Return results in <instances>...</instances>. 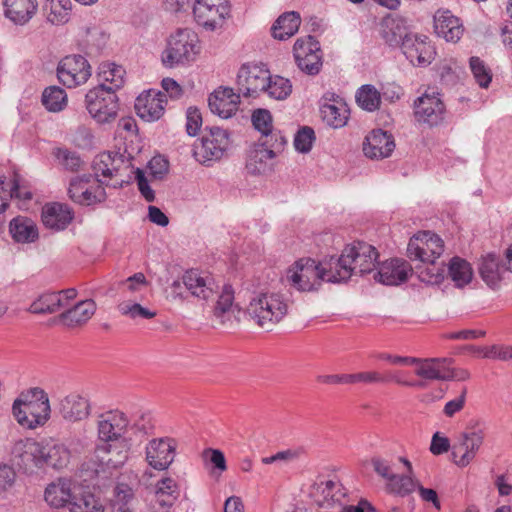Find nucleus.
Masks as SVG:
<instances>
[{
  "mask_svg": "<svg viewBox=\"0 0 512 512\" xmlns=\"http://www.w3.org/2000/svg\"><path fill=\"white\" fill-rule=\"evenodd\" d=\"M272 115L269 110L258 108V160L272 159L283 149L286 140L280 134L273 133Z\"/></svg>",
  "mask_w": 512,
  "mask_h": 512,
  "instance_id": "nucleus-9",
  "label": "nucleus"
},
{
  "mask_svg": "<svg viewBox=\"0 0 512 512\" xmlns=\"http://www.w3.org/2000/svg\"><path fill=\"white\" fill-rule=\"evenodd\" d=\"M310 496L318 507L330 509L345 504L347 490L340 481L327 480L314 483Z\"/></svg>",
  "mask_w": 512,
  "mask_h": 512,
  "instance_id": "nucleus-20",
  "label": "nucleus"
},
{
  "mask_svg": "<svg viewBox=\"0 0 512 512\" xmlns=\"http://www.w3.org/2000/svg\"><path fill=\"white\" fill-rule=\"evenodd\" d=\"M85 193L77 200V204L80 205H93L96 203H101L106 199L105 189L100 184H96L94 186H88L84 190Z\"/></svg>",
  "mask_w": 512,
  "mask_h": 512,
  "instance_id": "nucleus-57",
  "label": "nucleus"
},
{
  "mask_svg": "<svg viewBox=\"0 0 512 512\" xmlns=\"http://www.w3.org/2000/svg\"><path fill=\"white\" fill-rule=\"evenodd\" d=\"M56 158L60 161L63 167L72 172L78 171L81 167L82 160L79 155L75 152H71L67 149H57L55 152Z\"/></svg>",
  "mask_w": 512,
  "mask_h": 512,
  "instance_id": "nucleus-58",
  "label": "nucleus"
},
{
  "mask_svg": "<svg viewBox=\"0 0 512 512\" xmlns=\"http://www.w3.org/2000/svg\"><path fill=\"white\" fill-rule=\"evenodd\" d=\"M301 25L300 14L296 11H288L281 14L271 27L274 39L285 41L294 36Z\"/></svg>",
  "mask_w": 512,
  "mask_h": 512,
  "instance_id": "nucleus-36",
  "label": "nucleus"
},
{
  "mask_svg": "<svg viewBox=\"0 0 512 512\" xmlns=\"http://www.w3.org/2000/svg\"><path fill=\"white\" fill-rule=\"evenodd\" d=\"M41 442L26 438L17 441L11 451L13 463L24 472L39 468Z\"/></svg>",
  "mask_w": 512,
  "mask_h": 512,
  "instance_id": "nucleus-23",
  "label": "nucleus"
},
{
  "mask_svg": "<svg viewBox=\"0 0 512 512\" xmlns=\"http://www.w3.org/2000/svg\"><path fill=\"white\" fill-rule=\"evenodd\" d=\"M331 257L322 262L304 257L297 260L286 272L289 285L298 291L317 290L322 281L338 283Z\"/></svg>",
  "mask_w": 512,
  "mask_h": 512,
  "instance_id": "nucleus-1",
  "label": "nucleus"
},
{
  "mask_svg": "<svg viewBox=\"0 0 512 512\" xmlns=\"http://www.w3.org/2000/svg\"><path fill=\"white\" fill-rule=\"evenodd\" d=\"M135 174H136L135 178L137 181L138 189H139L141 195L145 198L146 201L153 202L155 200V193L151 189V187L148 183V180H147L146 176L144 175V172L141 169L137 168L135 170Z\"/></svg>",
  "mask_w": 512,
  "mask_h": 512,
  "instance_id": "nucleus-64",
  "label": "nucleus"
},
{
  "mask_svg": "<svg viewBox=\"0 0 512 512\" xmlns=\"http://www.w3.org/2000/svg\"><path fill=\"white\" fill-rule=\"evenodd\" d=\"M118 310L122 315L128 316L131 319H137V318L151 319L156 316L155 311H151V310L143 307L139 303H134L131 301L121 302L118 305Z\"/></svg>",
  "mask_w": 512,
  "mask_h": 512,
  "instance_id": "nucleus-54",
  "label": "nucleus"
},
{
  "mask_svg": "<svg viewBox=\"0 0 512 512\" xmlns=\"http://www.w3.org/2000/svg\"><path fill=\"white\" fill-rule=\"evenodd\" d=\"M96 304L92 299L78 302L58 316V321L68 328L84 325L94 315Z\"/></svg>",
  "mask_w": 512,
  "mask_h": 512,
  "instance_id": "nucleus-32",
  "label": "nucleus"
},
{
  "mask_svg": "<svg viewBox=\"0 0 512 512\" xmlns=\"http://www.w3.org/2000/svg\"><path fill=\"white\" fill-rule=\"evenodd\" d=\"M4 14L16 25L26 24L36 13L37 0H3Z\"/></svg>",
  "mask_w": 512,
  "mask_h": 512,
  "instance_id": "nucleus-35",
  "label": "nucleus"
},
{
  "mask_svg": "<svg viewBox=\"0 0 512 512\" xmlns=\"http://www.w3.org/2000/svg\"><path fill=\"white\" fill-rule=\"evenodd\" d=\"M411 271V266L405 260L395 258L378 263L373 278L383 285L395 286L405 282Z\"/></svg>",
  "mask_w": 512,
  "mask_h": 512,
  "instance_id": "nucleus-25",
  "label": "nucleus"
},
{
  "mask_svg": "<svg viewBox=\"0 0 512 512\" xmlns=\"http://www.w3.org/2000/svg\"><path fill=\"white\" fill-rule=\"evenodd\" d=\"M314 140V130L309 126H304L295 134L294 147L298 152L308 153L312 149Z\"/></svg>",
  "mask_w": 512,
  "mask_h": 512,
  "instance_id": "nucleus-55",
  "label": "nucleus"
},
{
  "mask_svg": "<svg viewBox=\"0 0 512 512\" xmlns=\"http://www.w3.org/2000/svg\"><path fill=\"white\" fill-rule=\"evenodd\" d=\"M91 179L92 175L84 174L82 176H77L70 181L68 194L73 202L76 203L82 194L85 193L84 190L89 186Z\"/></svg>",
  "mask_w": 512,
  "mask_h": 512,
  "instance_id": "nucleus-59",
  "label": "nucleus"
},
{
  "mask_svg": "<svg viewBox=\"0 0 512 512\" xmlns=\"http://www.w3.org/2000/svg\"><path fill=\"white\" fill-rule=\"evenodd\" d=\"M17 422L26 428L43 426L50 417V402L47 393L39 388H30L15 399L12 406Z\"/></svg>",
  "mask_w": 512,
  "mask_h": 512,
  "instance_id": "nucleus-3",
  "label": "nucleus"
},
{
  "mask_svg": "<svg viewBox=\"0 0 512 512\" xmlns=\"http://www.w3.org/2000/svg\"><path fill=\"white\" fill-rule=\"evenodd\" d=\"M378 257L375 247L366 242L357 241L347 245L340 257L331 256L338 283L347 281L354 273L364 275L373 272Z\"/></svg>",
  "mask_w": 512,
  "mask_h": 512,
  "instance_id": "nucleus-2",
  "label": "nucleus"
},
{
  "mask_svg": "<svg viewBox=\"0 0 512 512\" xmlns=\"http://www.w3.org/2000/svg\"><path fill=\"white\" fill-rule=\"evenodd\" d=\"M9 232L15 242L31 243L38 239V229L28 217L18 216L11 220Z\"/></svg>",
  "mask_w": 512,
  "mask_h": 512,
  "instance_id": "nucleus-38",
  "label": "nucleus"
},
{
  "mask_svg": "<svg viewBox=\"0 0 512 512\" xmlns=\"http://www.w3.org/2000/svg\"><path fill=\"white\" fill-rule=\"evenodd\" d=\"M230 13V6L225 0H195L193 15L196 22L209 30L222 26Z\"/></svg>",
  "mask_w": 512,
  "mask_h": 512,
  "instance_id": "nucleus-16",
  "label": "nucleus"
},
{
  "mask_svg": "<svg viewBox=\"0 0 512 512\" xmlns=\"http://www.w3.org/2000/svg\"><path fill=\"white\" fill-rule=\"evenodd\" d=\"M258 73L263 75L261 92L278 101L285 100L291 95L292 84L288 78L272 75L264 63H258Z\"/></svg>",
  "mask_w": 512,
  "mask_h": 512,
  "instance_id": "nucleus-28",
  "label": "nucleus"
},
{
  "mask_svg": "<svg viewBox=\"0 0 512 512\" xmlns=\"http://www.w3.org/2000/svg\"><path fill=\"white\" fill-rule=\"evenodd\" d=\"M239 94L230 87H219L208 98V105L213 114L228 119L238 110Z\"/></svg>",
  "mask_w": 512,
  "mask_h": 512,
  "instance_id": "nucleus-27",
  "label": "nucleus"
},
{
  "mask_svg": "<svg viewBox=\"0 0 512 512\" xmlns=\"http://www.w3.org/2000/svg\"><path fill=\"white\" fill-rule=\"evenodd\" d=\"M206 132L193 145V156L200 164L210 166L219 161L229 146V134L219 127L205 128Z\"/></svg>",
  "mask_w": 512,
  "mask_h": 512,
  "instance_id": "nucleus-5",
  "label": "nucleus"
},
{
  "mask_svg": "<svg viewBox=\"0 0 512 512\" xmlns=\"http://www.w3.org/2000/svg\"><path fill=\"white\" fill-rule=\"evenodd\" d=\"M44 9L47 20L54 25H62L69 21L72 9L71 0H47Z\"/></svg>",
  "mask_w": 512,
  "mask_h": 512,
  "instance_id": "nucleus-42",
  "label": "nucleus"
},
{
  "mask_svg": "<svg viewBox=\"0 0 512 512\" xmlns=\"http://www.w3.org/2000/svg\"><path fill=\"white\" fill-rule=\"evenodd\" d=\"M508 270L502 259L495 253H487L478 261V273L481 279L492 289L498 288Z\"/></svg>",
  "mask_w": 512,
  "mask_h": 512,
  "instance_id": "nucleus-29",
  "label": "nucleus"
},
{
  "mask_svg": "<svg viewBox=\"0 0 512 512\" xmlns=\"http://www.w3.org/2000/svg\"><path fill=\"white\" fill-rule=\"evenodd\" d=\"M356 102L368 112H373L380 107L381 96L378 90L370 84L361 86L356 92Z\"/></svg>",
  "mask_w": 512,
  "mask_h": 512,
  "instance_id": "nucleus-46",
  "label": "nucleus"
},
{
  "mask_svg": "<svg viewBox=\"0 0 512 512\" xmlns=\"http://www.w3.org/2000/svg\"><path fill=\"white\" fill-rule=\"evenodd\" d=\"M395 149L392 134L382 129L372 130L363 142L364 155L370 159H384L389 157Z\"/></svg>",
  "mask_w": 512,
  "mask_h": 512,
  "instance_id": "nucleus-26",
  "label": "nucleus"
},
{
  "mask_svg": "<svg viewBox=\"0 0 512 512\" xmlns=\"http://www.w3.org/2000/svg\"><path fill=\"white\" fill-rule=\"evenodd\" d=\"M91 76V66L82 55H68L58 64L57 77L68 88H74L86 81Z\"/></svg>",
  "mask_w": 512,
  "mask_h": 512,
  "instance_id": "nucleus-13",
  "label": "nucleus"
},
{
  "mask_svg": "<svg viewBox=\"0 0 512 512\" xmlns=\"http://www.w3.org/2000/svg\"><path fill=\"white\" fill-rule=\"evenodd\" d=\"M181 283H183L185 288L193 297L203 301H208L213 298L219 288L218 284L210 274L197 269H190L186 271L183 274L181 281H174L172 287L174 289H178L181 287Z\"/></svg>",
  "mask_w": 512,
  "mask_h": 512,
  "instance_id": "nucleus-15",
  "label": "nucleus"
},
{
  "mask_svg": "<svg viewBox=\"0 0 512 512\" xmlns=\"http://www.w3.org/2000/svg\"><path fill=\"white\" fill-rule=\"evenodd\" d=\"M371 464L373 466L374 471L382 478L386 479L388 482L395 475L392 471L390 461L381 458L379 456H374L371 459Z\"/></svg>",
  "mask_w": 512,
  "mask_h": 512,
  "instance_id": "nucleus-63",
  "label": "nucleus"
},
{
  "mask_svg": "<svg viewBox=\"0 0 512 512\" xmlns=\"http://www.w3.org/2000/svg\"><path fill=\"white\" fill-rule=\"evenodd\" d=\"M234 301V290L231 285L226 284L223 286L222 291L217 299L214 315L221 317L228 312Z\"/></svg>",
  "mask_w": 512,
  "mask_h": 512,
  "instance_id": "nucleus-56",
  "label": "nucleus"
},
{
  "mask_svg": "<svg viewBox=\"0 0 512 512\" xmlns=\"http://www.w3.org/2000/svg\"><path fill=\"white\" fill-rule=\"evenodd\" d=\"M69 510L70 512H104V506L93 494L85 493L73 496Z\"/></svg>",
  "mask_w": 512,
  "mask_h": 512,
  "instance_id": "nucleus-48",
  "label": "nucleus"
},
{
  "mask_svg": "<svg viewBox=\"0 0 512 512\" xmlns=\"http://www.w3.org/2000/svg\"><path fill=\"white\" fill-rule=\"evenodd\" d=\"M124 73L125 70L121 66H117L115 64H102L100 66L99 78L103 83H109L106 85V90L113 91L115 93L116 90L121 88L124 84Z\"/></svg>",
  "mask_w": 512,
  "mask_h": 512,
  "instance_id": "nucleus-45",
  "label": "nucleus"
},
{
  "mask_svg": "<svg viewBox=\"0 0 512 512\" xmlns=\"http://www.w3.org/2000/svg\"><path fill=\"white\" fill-rule=\"evenodd\" d=\"M134 500L133 490L127 484H118L114 488L112 512H133Z\"/></svg>",
  "mask_w": 512,
  "mask_h": 512,
  "instance_id": "nucleus-47",
  "label": "nucleus"
},
{
  "mask_svg": "<svg viewBox=\"0 0 512 512\" xmlns=\"http://www.w3.org/2000/svg\"><path fill=\"white\" fill-rule=\"evenodd\" d=\"M426 264V267L419 268V279L422 282L431 285L440 284L445 278V264L443 262L438 263L436 260L433 262H422Z\"/></svg>",
  "mask_w": 512,
  "mask_h": 512,
  "instance_id": "nucleus-50",
  "label": "nucleus"
},
{
  "mask_svg": "<svg viewBox=\"0 0 512 512\" xmlns=\"http://www.w3.org/2000/svg\"><path fill=\"white\" fill-rule=\"evenodd\" d=\"M41 218L46 228L61 231L72 222L74 212L68 205L55 202L43 207Z\"/></svg>",
  "mask_w": 512,
  "mask_h": 512,
  "instance_id": "nucleus-30",
  "label": "nucleus"
},
{
  "mask_svg": "<svg viewBox=\"0 0 512 512\" xmlns=\"http://www.w3.org/2000/svg\"><path fill=\"white\" fill-rule=\"evenodd\" d=\"M469 66L476 83L481 88H488L492 81V71L485 62L477 56H472L469 59Z\"/></svg>",
  "mask_w": 512,
  "mask_h": 512,
  "instance_id": "nucleus-52",
  "label": "nucleus"
},
{
  "mask_svg": "<svg viewBox=\"0 0 512 512\" xmlns=\"http://www.w3.org/2000/svg\"><path fill=\"white\" fill-rule=\"evenodd\" d=\"M434 29L439 37L446 41L456 43L463 35V26L460 19L450 11H438L434 16Z\"/></svg>",
  "mask_w": 512,
  "mask_h": 512,
  "instance_id": "nucleus-31",
  "label": "nucleus"
},
{
  "mask_svg": "<svg viewBox=\"0 0 512 512\" xmlns=\"http://www.w3.org/2000/svg\"><path fill=\"white\" fill-rule=\"evenodd\" d=\"M400 48L413 65H428L434 59L435 50L425 35L411 33Z\"/></svg>",
  "mask_w": 512,
  "mask_h": 512,
  "instance_id": "nucleus-22",
  "label": "nucleus"
},
{
  "mask_svg": "<svg viewBox=\"0 0 512 512\" xmlns=\"http://www.w3.org/2000/svg\"><path fill=\"white\" fill-rule=\"evenodd\" d=\"M41 101L48 111L60 112L67 105V94L59 86H49L44 89Z\"/></svg>",
  "mask_w": 512,
  "mask_h": 512,
  "instance_id": "nucleus-44",
  "label": "nucleus"
},
{
  "mask_svg": "<svg viewBox=\"0 0 512 512\" xmlns=\"http://www.w3.org/2000/svg\"><path fill=\"white\" fill-rule=\"evenodd\" d=\"M293 57L297 67L310 76L318 75L323 66L320 42L313 36L298 38L293 45Z\"/></svg>",
  "mask_w": 512,
  "mask_h": 512,
  "instance_id": "nucleus-7",
  "label": "nucleus"
},
{
  "mask_svg": "<svg viewBox=\"0 0 512 512\" xmlns=\"http://www.w3.org/2000/svg\"><path fill=\"white\" fill-rule=\"evenodd\" d=\"M197 35L190 29H178L170 36L166 49L162 53L165 67L174 68L193 61L197 54Z\"/></svg>",
  "mask_w": 512,
  "mask_h": 512,
  "instance_id": "nucleus-4",
  "label": "nucleus"
},
{
  "mask_svg": "<svg viewBox=\"0 0 512 512\" xmlns=\"http://www.w3.org/2000/svg\"><path fill=\"white\" fill-rule=\"evenodd\" d=\"M448 274L457 287H463L471 282L473 271L469 262L456 256L449 262Z\"/></svg>",
  "mask_w": 512,
  "mask_h": 512,
  "instance_id": "nucleus-43",
  "label": "nucleus"
},
{
  "mask_svg": "<svg viewBox=\"0 0 512 512\" xmlns=\"http://www.w3.org/2000/svg\"><path fill=\"white\" fill-rule=\"evenodd\" d=\"M129 420L125 413L111 410L101 413L97 420L98 442L128 438L126 436Z\"/></svg>",
  "mask_w": 512,
  "mask_h": 512,
  "instance_id": "nucleus-19",
  "label": "nucleus"
},
{
  "mask_svg": "<svg viewBox=\"0 0 512 512\" xmlns=\"http://www.w3.org/2000/svg\"><path fill=\"white\" fill-rule=\"evenodd\" d=\"M452 361L451 358L419 359L415 374L426 380L444 381L446 364H451Z\"/></svg>",
  "mask_w": 512,
  "mask_h": 512,
  "instance_id": "nucleus-39",
  "label": "nucleus"
},
{
  "mask_svg": "<svg viewBox=\"0 0 512 512\" xmlns=\"http://www.w3.org/2000/svg\"><path fill=\"white\" fill-rule=\"evenodd\" d=\"M4 189H6L4 187ZM7 191L4 190V192L0 191V196L6 197L8 199V196L10 198H17L22 200H31L32 199V193L27 190L26 188H22L20 186L19 177L17 174L14 175L12 180V186L10 188L9 194L6 193Z\"/></svg>",
  "mask_w": 512,
  "mask_h": 512,
  "instance_id": "nucleus-62",
  "label": "nucleus"
},
{
  "mask_svg": "<svg viewBox=\"0 0 512 512\" xmlns=\"http://www.w3.org/2000/svg\"><path fill=\"white\" fill-rule=\"evenodd\" d=\"M131 447V438L98 442L94 449L95 461L103 471L120 468L128 460Z\"/></svg>",
  "mask_w": 512,
  "mask_h": 512,
  "instance_id": "nucleus-8",
  "label": "nucleus"
},
{
  "mask_svg": "<svg viewBox=\"0 0 512 512\" xmlns=\"http://www.w3.org/2000/svg\"><path fill=\"white\" fill-rule=\"evenodd\" d=\"M410 34L402 17L387 16L381 22V37L391 47H401Z\"/></svg>",
  "mask_w": 512,
  "mask_h": 512,
  "instance_id": "nucleus-33",
  "label": "nucleus"
},
{
  "mask_svg": "<svg viewBox=\"0 0 512 512\" xmlns=\"http://www.w3.org/2000/svg\"><path fill=\"white\" fill-rule=\"evenodd\" d=\"M186 131L188 135L195 136L201 125H202V116L196 107H189L186 113Z\"/></svg>",
  "mask_w": 512,
  "mask_h": 512,
  "instance_id": "nucleus-61",
  "label": "nucleus"
},
{
  "mask_svg": "<svg viewBox=\"0 0 512 512\" xmlns=\"http://www.w3.org/2000/svg\"><path fill=\"white\" fill-rule=\"evenodd\" d=\"M148 169L153 178L162 179L168 173L169 162L161 155L154 156L148 162Z\"/></svg>",
  "mask_w": 512,
  "mask_h": 512,
  "instance_id": "nucleus-60",
  "label": "nucleus"
},
{
  "mask_svg": "<svg viewBox=\"0 0 512 512\" xmlns=\"http://www.w3.org/2000/svg\"><path fill=\"white\" fill-rule=\"evenodd\" d=\"M94 175L102 176L105 180H97L104 184L107 180L122 176L132 168V157L120 152H102L98 154L92 163Z\"/></svg>",
  "mask_w": 512,
  "mask_h": 512,
  "instance_id": "nucleus-11",
  "label": "nucleus"
},
{
  "mask_svg": "<svg viewBox=\"0 0 512 512\" xmlns=\"http://www.w3.org/2000/svg\"><path fill=\"white\" fill-rule=\"evenodd\" d=\"M176 449L177 442L173 438H153L145 447V460L155 470H167L174 461Z\"/></svg>",
  "mask_w": 512,
  "mask_h": 512,
  "instance_id": "nucleus-17",
  "label": "nucleus"
},
{
  "mask_svg": "<svg viewBox=\"0 0 512 512\" xmlns=\"http://www.w3.org/2000/svg\"><path fill=\"white\" fill-rule=\"evenodd\" d=\"M204 465L210 469L211 475L220 476L227 470L224 453L219 449L206 448L202 452Z\"/></svg>",
  "mask_w": 512,
  "mask_h": 512,
  "instance_id": "nucleus-49",
  "label": "nucleus"
},
{
  "mask_svg": "<svg viewBox=\"0 0 512 512\" xmlns=\"http://www.w3.org/2000/svg\"><path fill=\"white\" fill-rule=\"evenodd\" d=\"M44 498L48 505L54 508H61L66 504L70 506L73 498L71 494V481L59 478L57 481L50 483L45 489Z\"/></svg>",
  "mask_w": 512,
  "mask_h": 512,
  "instance_id": "nucleus-37",
  "label": "nucleus"
},
{
  "mask_svg": "<svg viewBox=\"0 0 512 512\" xmlns=\"http://www.w3.org/2000/svg\"><path fill=\"white\" fill-rule=\"evenodd\" d=\"M40 449L39 468L48 466L62 469L69 463L70 451L63 444L53 441L41 442Z\"/></svg>",
  "mask_w": 512,
  "mask_h": 512,
  "instance_id": "nucleus-34",
  "label": "nucleus"
},
{
  "mask_svg": "<svg viewBox=\"0 0 512 512\" xmlns=\"http://www.w3.org/2000/svg\"><path fill=\"white\" fill-rule=\"evenodd\" d=\"M256 66L254 65L253 68ZM256 83V75H253L252 67L249 64H243L237 74L236 85L237 91L240 95L248 97L254 92V85Z\"/></svg>",
  "mask_w": 512,
  "mask_h": 512,
  "instance_id": "nucleus-51",
  "label": "nucleus"
},
{
  "mask_svg": "<svg viewBox=\"0 0 512 512\" xmlns=\"http://www.w3.org/2000/svg\"><path fill=\"white\" fill-rule=\"evenodd\" d=\"M58 411L61 417L70 423L87 419L91 414V403L87 393L73 391L60 399Z\"/></svg>",
  "mask_w": 512,
  "mask_h": 512,
  "instance_id": "nucleus-21",
  "label": "nucleus"
},
{
  "mask_svg": "<svg viewBox=\"0 0 512 512\" xmlns=\"http://www.w3.org/2000/svg\"><path fill=\"white\" fill-rule=\"evenodd\" d=\"M65 307H67V302L63 301L61 294L49 292L40 295L34 300L28 311L33 314H53Z\"/></svg>",
  "mask_w": 512,
  "mask_h": 512,
  "instance_id": "nucleus-40",
  "label": "nucleus"
},
{
  "mask_svg": "<svg viewBox=\"0 0 512 512\" xmlns=\"http://www.w3.org/2000/svg\"><path fill=\"white\" fill-rule=\"evenodd\" d=\"M86 108L98 123H109L116 119L119 105L118 97L113 91L106 90L101 83L90 89L85 96Z\"/></svg>",
  "mask_w": 512,
  "mask_h": 512,
  "instance_id": "nucleus-6",
  "label": "nucleus"
},
{
  "mask_svg": "<svg viewBox=\"0 0 512 512\" xmlns=\"http://www.w3.org/2000/svg\"><path fill=\"white\" fill-rule=\"evenodd\" d=\"M485 438L483 428L478 425L467 428L458 437V443L453 446L452 456L459 467L468 466L476 457Z\"/></svg>",
  "mask_w": 512,
  "mask_h": 512,
  "instance_id": "nucleus-12",
  "label": "nucleus"
},
{
  "mask_svg": "<svg viewBox=\"0 0 512 512\" xmlns=\"http://www.w3.org/2000/svg\"><path fill=\"white\" fill-rule=\"evenodd\" d=\"M166 103L165 93L148 90L136 98L134 106L140 118L146 121H156L164 114Z\"/></svg>",
  "mask_w": 512,
  "mask_h": 512,
  "instance_id": "nucleus-24",
  "label": "nucleus"
},
{
  "mask_svg": "<svg viewBox=\"0 0 512 512\" xmlns=\"http://www.w3.org/2000/svg\"><path fill=\"white\" fill-rule=\"evenodd\" d=\"M287 304L279 294H262L258 297V326L266 332L287 314Z\"/></svg>",
  "mask_w": 512,
  "mask_h": 512,
  "instance_id": "nucleus-18",
  "label": "nucleus"
},
{
  "mask_svg": "<svg viewBox=\"0 0 512 512\" xmlns=\"http://www.w3.org/2000/svg\"><path fill=\"white\" fill-rule=\"evenodd\" d=\"M443 251L442 239L428 231L413 236L407 247V255L412 261L433 262L442 255Z\"/></svg>",
  "mask_w": 512,
  "mask_h": 512,
  "instance_id": "nucleus-14",
  "label": "nucleus"
},
{
  "mask_svg": "<svg viewBox=\"0 0 512 512\" xmlns=\"http://www.w3.org/2000/svg\"><path fill=\"white\" fill-rule=\"evenodd\" d=\"M416 488V482L409 475H394L387 483L389 492L399 496H406L412 493Z\"/></svg>",
  "mask_w": 512,
  "mask_h": 512,
  "instance_id": "nucleus-53",
  "label": "nucleus"
},
{
  "mask_svg": "<svg viewBox=\"0 0 512 512\" xmlns=\"http://www.w3.org/2000/svg\"><path fill=\"white\" fill-rule=\"evenodd\" d=\"M413 109L416 121L427 124L430 127L440 125L446 115V106L441 98V94L436 91H426L416 98Z\"/></svg>",
  "mask_w": 512,
  "mask_h": 512,
  "instance_id": "nucleus-10",
  "label": "nucleus"
},
{
  "mask_svg": "<svg viewBox=\"0 0 512 512\" xmlns=\"http://www.w3.org/2000/svg\"><path fill=\"white\" fill-rule=\"evenodd\" d=\"M321 115L323 121L337 129L346 125L349 118V109L344 103L323 104L321 106Z\"/></svg>",
  "mask_w": 512,
  "mask_h": 512,
  "instance_id": "nucleus-41",
  "label": "nucleus"
}]
</instances>
